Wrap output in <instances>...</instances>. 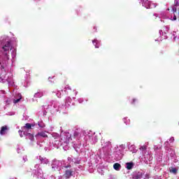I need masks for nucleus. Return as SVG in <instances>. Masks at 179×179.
Here are the masks:
<instances>
[{"label": "nucleus", "mask_w": 179, "mask_h": 179, "mask_svg": "<svg viewBox=\"0 0 179 179\" xmlns=\"http://www.w3.org/2000/svg\"><path fill=\"white\" fill-rule=\"evenodd\" d=\"M173 13V17L171 20H177V17H179V3L177 0H175V5L172 8Z\"/></svg>", "instance_id": "1"}, {"label": "nucleus", "mask_w": 179, "mask_h": 179, "mask_svg": "<svg viewBox=\"0 0 179 179\" xmlns=\"http://www.w3.org/2000/svg\"><path fill=\"white\" fill-rule=\"evenodd\" d=\"M62 143H65V145H68L69 143V137L66 135L61 136V141Z\"/></svg>", "instance_id": "2"}, {"label": "nucleus", "mask_w": 179, "mask_h": 179, "mask_svg": "<svg viewBox=\"0 0 179 179\" xmlns=\"http://www.w3.org/2000/svg\"><path fill=\"white\" fill-rule=\"evenodd\" d=\"M33 127H34V124H30V123H26L25 125L22 127V129L25 131H30V129H31Z\"/></svg>", "instance_id": "3"}, {"label": "nucleus", "mask_w": 179, "mask_h": 179, "mask_svg": "<svg viewBox=\"0 0 179 179\" xmlns=\"http://www.w3.org/2000/svg\"><path fill=\"white\" fill-rule=\"evenodd\" d=\"M9 129V127L8 126L5 125L1 127V129L0 130V134L1 135H5L6 134V131H8Z\"/></svg>", "instance_id": "4"}, {"label": "nucleus", "mask_w": 179, "mask_h": 179, "mask_svg": "<svg viewBox=\"0 0 179 179\" xmlns=\"http://www.w3.org/2000/svg\"><path fill=\"white\" fill-rule=\"evenodd\" d=\"M72 173H73V171L67 169L65 171L64 176L66 178H71L72 177Z\"/></svg>", "instance_id": "5"}, {"label": "nucleus", "mask_w": 179, "mask_h": 179, "mask_svg": "<svg viewBox=\"0 0 179 179\" xmlns=\"http://www.w3.org/2000/svg\"><path fill=\"white\" fill-rule=\"evenodd\" d=\"M38 136H41L42 138H48V136L44 131H40L36 135V138H38Z\"/></svg>", "instance_id": "6"}, {"label": "nucleus", "mask_w": 179, "mask_h": 179, "mask_svg": "<svg viewBox=\"0 0 179 179\" xmlns=\"http://www.w3.org/2000/svg\"><path fill=\"white\" fill-rule=\"evenodd\" d=\"M127 170H132L134 168V162H127L126 163Z\"/></svg>", "instance_id": "7"}, {"label": "nucleus", "mask_w": 179, "mask_h": 179, "mask_svg": "<svg viewBox=\"0 0 179 179\" xmlns=\"http://www.w3.org/2000/svg\"><path fill=\"white\" fill-rule=\"evenodd\" d=\"M113 169H115L116 171L120 170V169H121V164H120L119 163L114 164Z\"/></svg>", "instance_id": "8"}, {"label": "nucleus", "mask_w": 179, "mask_h": 179, "mask_svg": "<svg viewBox=\"0 0 179 179\" xmlns=\"http://www.w3.org/2000/svg\"><path fill=\"white\" fill-rule=\"evenodd\" d=\"M18 97H19L18 99L13 100L14 104H16V103H19V101H20V100H22V94H18Z\"/></svg>", "instance_id": "9"}, {"label": "nucleus", "mask_w": 179, "mask_h": 179, "mask_svg": "<svg viewBox=\"0 0 179 179\" xmlns=\"http://www.w3.org/2000/svg\"><path fill=\"white\" fill-rule=\"evenodd\" d=\"M143 176V174L142 173V172H138V173L134 176L135 179H141L142 178V176Z\"/></svg>", "instance_id": "10"}, {"label": "nucleus", "mask_w": 179, "mask_h": 179, "mask_svg": "<svg viewBox=\"0 0 179 179\" xmlns=\"http://www.w3.org/2000/svg\"><path fill=\"white\" fill-rule=\"evenodd\" d=\"M34 97H35L36 99H38V98H40V97H43V93H42V92H36V93H35V94H34Z\"/></svg>", "instance_id": "11"}, {"label": "nucleus", "mask_w": 179, "mask_h": 179, "mask_svg": "<svg viewBox=\"0 0 179 179\" xmlns=\"http://www.w3.org/2000/svg\"><path fill=\"white\" fill-rule=\"evenodd\" d=\"M131 104H136V103H138V99L133 98L131 101H130Z\"/></svg>", "instance_id": "12"}, {"label": "nucleus", "mask_w": 179, "mask_h": 179, "mask_svg": "<svg viewBox=\"0 0 179 179\" xmlns=\"http://www.w3.org/2000/svg\"><path fill=\"white\" fill-rule=\"evenodd\" d=\"M80 135V133H79V131H75L73 134L74 138H78V136H79Z\"/></svg>", "instance_id": "13"}, {"label": "nucleus", "mask_w": 179, "mask_h": 179, "mask_svg": "<svg viewBox=\"0 0 179 179\" xmlns=\"http://www.w3.org/2000/svg\"><path fill=\"white\" fill-rule=\"evenodd\" d=\"M171 173H173V174H177V169L173 168L170 170Z\"/></svg>", "instance_id": "14"}, {"label": "nucleus", "mask_w": 179, "mask_h": 179, "mask_svg": "<svg viewBox=\"0 0 179 179\" xmlns=\"http://www.w3.org/2000/svg\"><path fill=\"white\" fill-rule=\"evenodd\" d=\"M2 49L3 50V51H9V48H8V46L3 45L2 47Z\"/></svg>", "instance_id": "15"}, {"label": "nucleus", "mask_w": 179, "mask_h": 179, "mask_svg": "<svg viewBox=\"0 0 179 179\" xmlns=\"http://www.w3.org/2000/svg\"><path fill=\"white\" fill-rule=\"evenodd\" d=\"M92 43H93L94 45H95V48H99V46H96V44H97V41L96 40L92 41Z\"/></svg>", "instance_id": "16"}, {"label": "nucleus", "mask_w": 179, "mask_h": 179, "mask_svg": "<svg viewBox=\"0 0 179 179\" xmlns=\"http://www.w3.org/2000/svg\"><path fill=\"white\" fill-rule=\"evenodd\" d=\"M38 127H40V128H44L45 127V124L44 123H39Z\"/></svg>", "instance_id": "17"}, {"label": "nucleus", "mask_w": 179, "mask_h": 179, "mask_svg": "<svg viewBox=\"0 0 179 179\" xmlns=\"http://www.w3.org/2000/svg\"><path fill=\"white\" fill-rule=\"evenodd\" d=\"M147 147L146 145H143L140 148V150H146Z\"/></svg>", "instance_id": "18"}, {"label": "nucleus", "mask_w": 179, "mask_h": 179, "mask_svg": "<svg viewBox=\"0 0 179 179\" xmlns=\"http://www.w3.org/2000/svg\"><path fill=\"white\" fill-rule=\"evenodd\" d=\"M4 45L8 48H10V42H7Z\"/></svg>", "instance_id": "19"}, {"label": "nucleus", "mask_w": 179, "mask_h": 179, "mask_svg": "<svg viewBox=\"0 0 179 179\" xmlns=\"http://www.w3.org/2000/svg\"><path fill=\"white\" fill-rule=\"evenodd\" d=\"M144 178L145 179H150V175L149 173L145 174Z\"/></svg>", "instance_id": "20"}, {"label": "nucleus", "mask_w": 179, "mask_h": 179, "mask_svg": "<svg viewBox=\"0 0 179 179\" xmlns=\"http://www.w3.org/2000/svg\"><path fill=\"white\" fill-rule=\"evenodd\" d=\"M64 167V169H71V167H72V166H71L70 164H69L68 165H66Z\"/></svg>", "instance_id": "21"}, {"label": "nucleus", "mask_w": 179, "mask_h": 179, "mask_svg": "<svg viewBox=\"0 0 179 179\" xmlns=\"http://www.w3.org/2000/svg\"><path fill=\"white\" fill-rule=\"evenodd\" d=\"M6 55L7 57V59H9V57H8V53H6Z\"/></svg>", "instance_id": "22"}, {"label": "nucleus", "mask_w": 179, "mask_h": 179, "mask_svg": "<svg viewBox=\"0 0 179 179\" xmlns=\"http://www.w3.org/2000/svg\"><path fill=\"white\" fill-rule=\"evenodd\" d=\"M29 135L33 138V136L30 134H29Z\"/></svg>", "instance_id": "23"}, {"label": "nucleus", "mask_w": 179, "mask_h": 179, "mask_svg": "<svg viewBox=\"0 0 179 179\" xmlns=\"http://www.w3.org/2000/svg\"><path fill=\"white\" fill-rule=\"evenodd\" d=\"M171 141H174V138L172 137V138H171Z\"/></svg>", "instance_id": "24"}, {"label": "nucleus", "mask_w": 179, "mask_h": 179, "mask_svg": "<svg viewBox=\"0 0 179 179\" xmlns=\"http://www.w3.org/2000/svg\"><path fill=\"white\" fill-rule=\"evenodd\" d=\"M148 3H150V2L148 1Z\"/></svg>", "instance_id": "25"}, {"label": "nucleus", "mask_w": 179, "mask_h": 179, "mask_svg": "<svg viewBox=\"0 0 179 179\" xmlns=\"http://www.w3.org/2000/svg\"><path fill=\"white\" fill-rule=\"evenodd\" d=\"M94 29H96V27H94Z\"/></svg>", "instance_id": "26"}, {"label": "nucleus", "mask_w": 179, "mask_h": 179, "mask_svg": "<svg viewBox=\"0 0 179 179\" xmlns=\"http://www.w3.org/2000/svg\"><path fill=\"white\" fill-rule=\"evenodd\" d=\"M149 8H150V6H149Z\"/></svg>", "instance_id": "27"}]
</instances>
